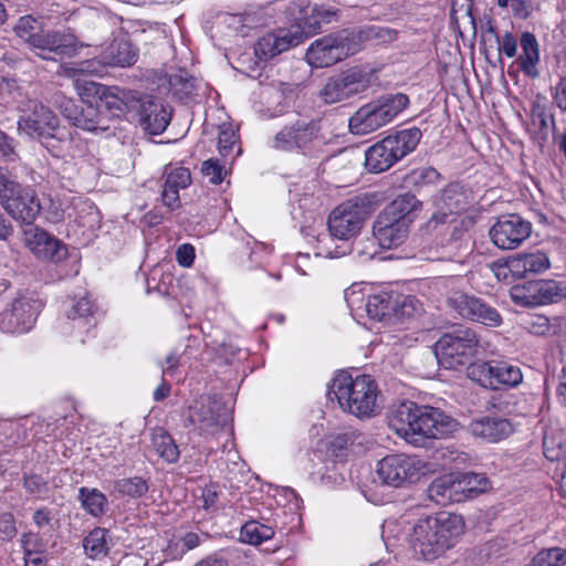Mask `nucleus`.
I'll return each instance as SVG.
<instances>
[{
    "label": "nucleus",
    "mask_w": 566,
    "mask_h": 566,
    "mask_svg": "<svg viewBox=\"0 0 566 566\" xmlns=\"http://www.w3.org/2000/svg\"><path fill=\"white\" fill-rule=\"evenodd\" d=\"M408 222L398 221L379 213L373 224V234L378 241L379 248L400 245L408 235Z\"/></svg>",
    "instance_id": "27"
},
{
    "label": "nucleus",
    "mask_w": 566,
    "mask_h": 566,
    "mask_svg": "<svg viewBox=\"0 0 566 566\" xmlns=\"http://www.w3.org/2000/svg\"><path fill=\"white\" fill-rule=\"evenodd\" d=\"M510 296L516 305L535 307L557 303L566 297V282L536 280L513 285Z\"/></svg>",
    "instance_id": "13"
},
{
    "label": "nucleus",
    "mask_w": 566,
    "mask_h": 566,
    "mask_svg": "<svg viewBox=\"0 0 566 566\" xmlns=\"http://www.w3.org/2000/svg\"><path fill=\"white\" fill-rule=\"evenodd\" d=\"M42 30V22L32 15L20 17L13 28L15 35L27 44L28 48Z\"/></svg>",
    "instance_id": "40"
},
{
    "label": "nucleus",
    "mask_w": 566,
    "mask_h": 566,
    "mask_svg": "<svg viewBox=\"0 0 566 566\" xmlns=\"http://www.w3.org/2000/svg\"><path fill=\"white\" fill-rule=\"evenodd\" d=\"M136 60V50L124 36L114 39L99 55V62L109 66L126 67L133 65Z\"/></svg>",
    "instance_id": "30"
},
{
    "label": "nucleus",
    "mask_w": 566,
    "mask_h": 566,
    "mask_svg": "<svg viewBox=\"0 0 566 566\" xmlns=\"http://www.w3.org/2000/svg\"><path fill=\"white\" fill-rule=\"evenodd\" d=\"M201 170L206 177H209L211 184L218 185L223 180L222 166H220L217 160H206L202 164Z\"/></svg>",
    "instance_id": "51"
},
{
    "label": "nucleus",
    "mask_w": 566,
    "mask_h": 566,
    "mask_svg": "<svg viewBox=\"0 0 566 566\" xmlns=\"http://www.w3.org/2000/svg\"><path fill=\"white\" fill-rule=\"evenodd\" d=\"M184 548L181 549V553H185L186 551H190L199 546L200 544V537L197 533L189 532L185 534L181 538Z\"/></svg>",
    "instance_id": "59"
},
{
    "label": "nucleus",
    "mask_w": 566,
    "mask_h": 566,
    "mask_svg": "<svg viewBox=\"0 0 566 566\" xmlns=\"http://www.w3.org/2000/svg\"><path fill=\"white\" fill-rule=\"evenodd\" d=\"M470 379L493 390L502 387H516L523 380L518 366L503 360L479 361L468 368Z\"/></svg>",
    "instance_id": "12"
},
{
    "label": "nucleus",
    "mask_w": 566,
    "mask_h": 566,
    "mask_svg": "<svg viewBox=\"0 0 566 566\" xmlns=\"http://www.w3.org/2000/svg\"><path fill=\"white\" fill-rule=\"evenodd\" d=\"M354 36L358 51L360 42H371L379 45L397 41L398 31L389 27L373 24L360 28L357 32H354Z\"/></svg>",
    "instance_id": "34"
},
{
    "label": "nucleus",
    "mask_w": 566,
    "mask_h": 566,
    "mask_svg": "<svg viewBox=\"0 0 566 566\" xmlns=\"http://www.w3.org/2000/svg\"><path fill=\"white\" fill-rule=\"evenodd\" d=\"M523 53L518 57L521 70L530 77L538 76L536 65L539 61L538 42L531 32H524L520 40Z\"/></svg>",
    "instance_id": "33"
},
{
    "label": "nucleus",
    "mask_w": 566,
    "mask_h": 566,
    "mask_svg": "<svg viewBox=\"0 0 566 566\" xmlns=\"http://www.w3.org/2000/svg\"><path fill=\"white\" fill-rule=\"evenodd\" d=\"M368 86L367 73L358 67H352L328 78L321 91V97L326 104H334L364 92Z\"/></svg>",
    "instance_id": "18"
},
{
    "label": "nucleus",
    "mask_w": 566,
    "mask_h": 566,
    "mask_svg": "<svg viewBox=\"0 0 566 566\" xmlns=\"http://www.w3.org/2000/svg\"><path fill=\"white\" fill-rule=\"evenodd\" d=\"M51 521L50 512L46 509H39L33 514V522L39 527H43L44 525H48Z\"/></svg>",
    "instance_id": "62"
},
{
    "label": "nucleus",
    "mask_w": 566,
    "mask_h": 566,
    "mask_svg": "<svg viewBox=\"0 0 566 566\" xmlns=\"http://www.w3.org/2000/svg\"><path fill=\"white\" fill-rule=\"evenodd\" d=\"M237 146V136L231 126L223 125L220 127L218 135V149L222 157H228L233 153Z\"/></svg>",
    "instance_id": "48"
},
{
    "label": "nucleus",
    "mask_w": 566,
    "mask_h": 566,
    "mask_svg": "<svg viewBox=\"0 0 566 566\" xmlns=\"http://www.w3.org/2000/svg\"><path fill=\"white\" fill-rule=\"evenodd\" d=\"M553 101L560 111L566 112V76H562L556 84Z\"/></svg>",
    "instance_id": "55"
},
{
    "label": "nucleus",
    "mask_w": 566,
    "mask_h": 566,
    "mask_svg": "<svg viewBox=\"0 0 566 566\" xmlns=\"http://www.w3.org/2000/svg\"><path fill=\"white\" fill-rule=\"evenodd\" d=\"M273 535L274 531L272 527L256 521H249L241 527L240 541L251 545H260L264 541L272 538Z\"/></svg>",
    "instance_id": "37"
},
{
    "label": "nucleus",
    "mask_w": 566,
    "mask_h": 566,
    "mask_svg": "<svg viewBox=\"0 0 566 566\" xmlns=\"http://www.w3.org/2000/svg\"><path fill=\"white\" fill-rule=\"evenodd\" d=\"M410 99L403 93L386 94L360 106L349 118V130L354 135H368L394 120L408 107Z\"/></svg>",
    "instance_id": "7"
},
{
    "label": "nucleus",
    "mask_w": 566,
    "mask_h": 566,
    "mask_svg": "<svg viewBox=\"0 0 566 566\" xmlns=\"http://www.w3.org/2000/svg\"><path fill=\"white\" fill-rule=\"evenodd\" d=\"M544 455L551 462L566 460V439L545 438L543 442Z\"/></svg>",
    "instance_id": "45"
},
{
    "label": "nucleus",
    "mask_w": 566,
    "mask_h": 566,
    "mask_svg": "<svg viewBox=\"0 0 566 566\" xmlns=\"http://www.w3.org/2000/svg\"><path fill=\"white\" fill-rule=\"evenodd\" d=\"M463 533L464 522L460 515L440 513L419 520L409 541L415 556L432 560L453 547Z\"/></svg>",
    "instance_id": "2"
},
{
    "label": "nucleus",
    "mask_w": 566,
    "mask_h": 566,
    "mask_svg": "<svg viewBox=\"0 0 566 566\" xmlns=\"http://www.w3.org/2000/svg\"><path fill=\"white\" fill-rule=\"evenodd\" d=\"M422 208V202L410 192H406L397 196L390 203H388L381 213L397 219L398 221L408 222V226L412 221L410 216Z\"/></svg>",
    "instance_id": "31"
},
{
    "label": "nucleus",
    "mask_w": 566,
    "mask_h": 566,
    "mask_svg": "<svg viewBox=\"0 0 566 566\" xmlns=\"http://www.w3.org/2000/svg\"><path fill=\"white\" fill-rule=\"evenodd\" d=\"M42 304L39 300L20 295L10 308L0 313V329L11 334H22L31 329Z\"/></svg>",
    "instance_id": "19"
},
{
    "label": "nucleus",
    "mask_w": 566,
    "mask_h": 566,
    "mask_svg": "<svg viewBox=\"0 0 566 566\" xmlns=\"http://www.w3.org/2000/svg\"><path fill=\"white\" fill-rule=\"evenodd\" d=\"M161 199L164 205L169 208L170 210L178 209L181 205L180 197H179V190L172 187H169L168 185L164 184L163 191H161Z\"/></svg>",
    "instance_id": "52"
},
{
    "label": "nucleus",
    "mask_w": 566,
    "mask_h": 566,
    "mask_svg": "<svg viewBox=\"0 0 566 566\" xmlns=\"http://www.w3.org/2000/svg\"><path fill=\"white\" fill-rule=\"evenodd\" d=\"M437 212L427 222L428 229H436L438 224H444L455 214L465 211L469 201L464 187L458 182L447 185L436 200Z\"/></svg>",
    "instance_id": "21"
},
{
    "label": "nucleus",
    "mask_w": 566,
    "mask_h": 566,
    "mask_svg": "<svg viewBox=\"0 0 566 566\" xmlns=\"http://www.w3.org/2000/svg\"><path fill=\"white\" fill-rule=\"evenodd\" d=\"M557 397L560 403L566 406V365L562 368L559 384L557 387Z\"/></svg>",
    "instance_id": "61"
},
{
    "label": "nucleus",
    "mask_w": 566,
    "mask_h": 566,
    "mask_svg": "<svg viewBox=\"0 0 566 566\" xmlns=\"http://www.w3.org/2000/svg\"><path fill=\"white\" fill-rule=\"evenodd\" d=\"M176 259L181 266L189 268L195 260V250H176Z\"/></svg>",
    "instance_id": "58"
},
{
    "label": "nucleus",
    "mask_w": 566,
    "mask_h": 566,
    "mask_svg": "<svg viewBox=\"0 0 566 566\" xmlns=\"http://www.w3.org/2000/svg\"><path fill=\"white\" fill-rule=\"evenodd\" d=\"M500 51L507 57H513L517 52V42L511 33H505L500 42Z\"/></svg>",
    "instance_id": "56"
},
{
    "label": "nucleus",
    "mask_w": 566,
    "mask_h": 566,
    "mask_svg": "<svg viewBox=\"0 0 566 566\" xmlns=\"http://www.w3.org/2000/svg\"><path fill=\"white\" fill-rule=\"evenodd\" d=\"M188 420L199 434L213 436L228 426L230 413L216 396H202L189 408Z\"/></svg>",
    "instance_id": "14"
},
{
    "label": "nucleus",
    "mask_w": 566,
    "mask_h": 566,
    "mask_svg": "<svg viewBox=\"0 0 566 566\" xmlns=\"http://www.w3.org/2000/svg\"><path fill=\"white\" fill-rule=\"evenodd\" d=\"M489 344L473 328L458 326L436 343V356L444 368L457 369L472 364L488 352Z\"/></svg>",
    "instance_id": "4"
},
{
    "label": "nucleus",
    "mask_w": 566,
    "mask_h": 566,
    "mask_svg": "<svg viewBox=\"0 0 566 566\" xmlns=\"http://www.w3.org/2000/svg\"><path fill=\"white\" fill-rule=\"evenodd\" d=\"M19 132L49 146L51 139L67 140L70 133L60 126L59 117L42 102L27 99L20 103Z\"/></svg>",
    "instance_id": "8"
},
{
    "label": "nucleus",
    "mask_w": 566,
    "mask_h": 566,
    "mask_svg": "<svg viewBox=\"0 0 566 566\" xmlns=\"http://www.w3.org/2000/svg\"><path fill=\"white\" fill-rule=\"evenodd\" d=\"M154 446L156 447L157 452L161 458H164L168 462L177 461L179 457V451L177 446L174 443L172 439L168 434L160 433L158 436H155Z\"/></svg>",
    "instance_id": "46"
},
{
    "label": "nucleus",
    "mask_w": 566,
    "mask_h": 566,
    "mask_svg": "<svg viewBox=\"0 0 566 566\" xmlns=\"http://www.w3.org/2000/svg\"><path fill=\"white\" fill-rule=\"evenodd\" d=\"M115 490L130 497H140L148 491L147 481L140 476H134L129 479H120L115 482Z\"/></svg>",
    "instance_id": "42"
},
{
    "label": "nucleus",
    "mask_w": 566,
    "mask_h": 566,
    "mask_svg": "<svg viewBox=\"0 0 566 566\" xmlns=\"http://www.w3.org/2000/svg\"><path fill=\"white\" fill-rule=\"evenodd\" d=\"M24 563L25 566H42L43 565V558L29 549H25L24 552Z\"/></svg>",
    "instance_id": "63"
},
{
    "label": "nucleus",
    "mask_w": 566,
    "mask_h": 566,
    "mask_svg": "<svg viewBox=\"0 0 566 566\" xmlns=\"http://www.w3.org/2000/svg\"><path fill=\"white\" fill-rule=\"evenodd\" d=\"M24 488L30 493H42L45 489V483L39 475H29L24 478Z\"/></svg>",
    "instance_id": "57"
},
{
    "label": "nucleus",
    "mask_w": 566,
    "mask_h": 566,
    "mask_svg": "<svg viewBox=\"0 0 566 566\" xmlns=\"http://www.w3.org/2000/svg\"><path fill=\"white\" fill-rule=\"evenodd\" d=\"M302 43V36L292 34V30L280 29L258 40L254 52L258 59L268 61Z\"/></svg>",
    "instance_id": "25"
},
{
    "label": "nucleus",
    "mask_w": 566,
    "mask_h": 566,
    "mask_svg": "<svg viewBox=\"0 0 566 566\" xmlns=\"http://www.w3.org/2000/svg\"><path fill=\"white\" fill-rule=\"evenodd\" d=\"M421 136L422 133L417 127L401 129L386 136L366 149V169L373 174L388 170L416 149Z\"/></svg>",
    "instance_id": "5"
},
{
    "label": "nucleus",
    "mask_w": 566,
    "mask_h": 566,
    "mask_svg": "<svg viewBox=\"0 0 566 566\" xmlns=\"http://www.w3.org/2000/svg\"><path fill=\"white\" fill-rule=\"evenodd\" d=\"M76 208L75 198L66 196H49L48 201L42 207L45 219L52 223L62 222L65 219L75 218Z\"/></svg>",
    "instance_id": "32"
},
{
    "label": "nucleus",
    "mask_w": 566,
    "mask_h": 566,
    "mask_svg": "<svg viewBox=\"0 0 566 566\" xmlns=\"http://www.w3.org/2000/svg\"><path fill=\"white\" fill-rule=\"evenodd\" d=\"M107 531L96 527L88 533L83 541V546L87 557L95 559L105 556L108 552L106 543Z\"/></svg>",
    "instance_id": "39"
},
{
    "label": "nucleus",
    "mask_w": 566,
    "mask_h": 566,
    "mask_svg": "<svg viewBox=\"0 0 566 566\" xmlns=\"http://www.w3.org/2000/svg\"><path fill=\"white\" fill-rule=\"evenodd\" d=\"M196 566H229L228 562L223 558L208 557L200 560Z\"/></svg>",
    "instance_id": "64"
},
{
    "label": "nucleus",
    "mask_w": 566,
    "mask_h": 566,
    "mask_svg": "<svg viewBox=\"0 0 566 566\" xmlns=\"http://www.w3.org/2000/svg\"><path fill=\"white\" fill-rule=\"evenodd\" d=\"M371 212V201L368 197H353L338 205L329 213L328 230L333 237L339 240H349L360 232Z\"/></svg>",
    "instance_id": "9"
},
{
    "label": "nucleus",
    "mask_w": 566,
    "mask_h": 566,
    "mask_svg": "<svg viewBox=\"0 0 566 566\" xmlns=\"http://www.w3.org/2000/svg\"><path fill=\"white\" fill-rule=\"evenodd\" d=\"M527 566H566V548H543L531 559Z\"/></svg>",
    "instance_id": "41"
},
{
    "label": "nucleus",
    "mask_w": 566,
    "mask_h": 566,
    "mask_svg": "<svg viewBox=\"0 0 566 566\" xmlns=\"http://www.w3.org/2000/svg\"><path fill=\"white\" fill-rule=\"evenodd\" d=\"M469 431L472 436L488 442H497L513 432V426L505 418L485 416L472 420L469 424Z\"/></svg>",
    "instance_id": "28"
},
{
    "label": "nucleus",
    "mask_w": 566,
    "mask_h": 566,
    "mask_svg": "<svg viewBox=\"0 0 566 566\" xmlns=\"http://www.w3.org/2000/svg\"><path fill=\"white\" fill-rule=\"evenodd\" d=\"M95 306L93 302L84 296L77 300L67 311L66 315L69 319L77 321L78 327L90 323V317L93 316Z\"/></svg>",
    "instance_id": "43"
},
{
    "label": "nucleus",
    "mask_w": 566,
    "mask_h": 566,
    "mask_svg": "<svg viewBox=\"0 0 566 566\" xmlns=\"http://www.w3.org/2000/svg\"><path fill=\"white\" fill-rule=\"evenodd\" d=\"M71 123L83 130L98 133L107 130V127L103 125V118L98 115L96 108L92 105L83 108L80 114L75 116L67 115Z\"/></svg>",
    "instance_id": "36"
},
{
    "label": "nucleus",
    "mask_w": 566,
    "mask_h": 566,
    "mask_svg": "<svg viewBox=\"0 0 566 566\" xmlns=\"http://www.w3.org/2000/svg\"><path fill=\"white\" fill-rule=\"evenodd\" d=\"M418 301L411 296L399 295L392 292H380L370 295L366 303V311L370 318L382 321L387 316H411L416 312Z\"/></svg>",
    "instance_id": "20"
},
{
    "label": "nucleus",
    "mask_w": 566,
    "mask_h": 566,
    "mask_svg": "<svg viewBox=\"0 0 566 566\" xmlns=\"http://www.w3.org/2000/svg\"><path fill=\"white\" fill-rule=\"evenodd\" d=\"M1 207L12 219L25 224H31L42 210L36 192L23 186L4 200Z\"/></svg>",
    "instance_id": "23"
},
{
    "label": "nucleus",
    "mask_w": 566,
    "mask_h": 566,
    "mask_svg": "<svg viewBox=\"0 0 566 566\" xmlns=\"http://www.w3.org/2000/svg\"><path fill=\"white\" fill-rule=\"evenodd\" d=\"M356 52L354 32L340 30L314 41L306 52V60L312 66L328 67Z\"/></svg>",
    "instance_id": "10"
},
{
    "label": "nucleus",
    "mask_w": 566,
    "mask_h": 566,
    "mask_svg": "<svg viewBox=\"0 0 566 566\" xmlns=\"http://www.w3.org/2000/svg\"><path fill=\"white\" fill-rule=\"evenodd\" d=\"M522 326L531 334L543 336L546 335L551 329L548 317L544 315H527L522 319Z\"/></svg>",
    "instance_id": "47"
},
{
    "label": "nucleus",
    "mask_w": 566,
    "mask_h": 566,
    "mask_svg": "<svg viewBox=\"0 0 566 566\" xmlns=\"http://www.w3.org/2000/svg\"><path fill=\"white\" fill-rule=\"evenodd\" d=\"M423 469V462L406 454H390L376 464L374 482L400 488L415 481Z\"/></svg>",
    "instance_id": "11"
},
{
    "label": "nucleus",
    "mask_w": 566,
    "mask_h": 566,
    "mask_svg": "<svg viewBox=\"0 0 566 566\" xmlns=\"http://www.w3.org/2000/svg\"><path fill=\"white\" fill-rule=\"evenodd\" d=\"M40 260L61 263L69 258V250H32Z\"/></svg>",
    "instance_id": "53"
},
{
    "label": "nucleus",
    "mask_w": 566,
    "mask_h": 566,
    "mask_svg": "<svg viewBox=\"0 0 566 566\" xmlns=\"http://www.w3.org/2000/svg\"><path fill=\"white\" fill-rule=\"evenodd\" d=\"M28 227L23 230L24 243L32 248H39L41 245L53 248H65V245L44 229L34 226L33 222L31 224H27Z\"/></svg>",
    "instance_id": "38"
},
{
    "label": "nucleus",
    "mask_w": 566,
    "mask_h": 566,
    "mask_svg": "<svg viewBox=\"0 0 566 566\" xmlns=\"http://www.w3.org/2000/svg\"><path fill=\"white\" fill-rule=\"evenodd\" d=\"M137 103L140 126L151 135L161 134L170 122L171 112L161 103L153 99H142Z\"/></svg>",
    "instance_id": "26"
},
{
    "label": "nucleus",
    "mask_w": 566,
    "mask_h": 566,
    "mask_svg": "<svg viewBox=\"0 0 566 566\" xmlns=\"http://www.w3.org/2000/svg\"><path fill=\"white\" fill-rule=\"evenodd\" d=\"M447 303L451 310L464 319L491 327H497L502 324V316L497 310L474 295L455 291L449 295Z\"/></svg>",
    "instance_id": "17"
},
{
    "label": "nucleus",
    "mask_w": 566,
    "mask_h": 566,
    "mask_svg": "<svg viewBox=\"0 0 566 566\" xmlns=\"http://www.w3.org/2000/svg\"><path fill=\"white\" fill-rule=\"evenodd\" d=\"M78 500L83 509L92 516H101L108 505L107 497L97 489L80 488Z\"/></svg>",
    "instance_id": "35"
},
{
    "label": "nucleus",
    "mask_w": 566,
    "mask_h": 566,
    "mask_svg": "<svg viewBox=\"0 0 566 566\" xmlns=\"http://www.w3.org/2000/svg\"><path fill=\"white\" fill-rule=\"evenodd\" d=\"M327 395L331 400L335 398L344 411L359 418L371 417L379 410L378 386L369 375L353 377L340 371L332 380Z\"/></svg>",
    "instance_id": "3"
},
{
    "label": "nucleus",
    "mask_w": 566,
    "mask_h": 566,
    "mask_svg": "<svg viewBox=\"0 0 566 566\" xmlns=\"http://www.w3.org/2000/svg\"><path fill=\"white\" fill-rule=\"evenodd\" d=\"M78 46L82 48L83 44L78 43L72 32L43 28L29 49L43 60L57 61L74 55Z\"/></svg>",
    "instance_id": "16"
},
{
    "label": "nucleus",
    "mask_w": 566,
    "mask_h": 566,
    "mask_svg": "<svg viewBox=\"0 0 566 566\" xmlns=\"http://www.w3.org/2000/svg\"><path fill=\"white\" fill-rule=\"evenodd\" d=\"M21 185L11 178L9 171L0 166V205L4 202Z\"/></svg>",
    "instance_id": "49"
},
{
    "label": "nucleus",
    "mask_w": 566,
    "mask_h": 566,
    "mask_svg": "<svg viewBox=\"0 0 566 566\" xmlns=\"http://www.w3.org/2000/svg\"><path fill=\"white\" fill-rule=\"evenodd\" d=\"M512 10L513 13L522 19L528 18L531 13L530 6L526 3L525 0H516L512 3Z\"/></svg>",
    "instance_id": "60"
},
{
    "label": "nucleus",
    "mask_w": 566,
    "mask_h": 566,
    "mask_svg": "<svg viewBox=\"0 0 566 566\" xmlns=\"http://www.w3.org/2000/svg\"><path fill=\"white\" fill-rule=\"evenodd\" d=\"M15 157L13 139L0 130V159L14 160Z\"/></svg>",
    "instance_id": "54"
},
{
    "label": "nucleus",
    "mask_w": 566,
    "mask_h": 566,
    "mask_svg": "<svg viewBox=\"0 0 566 566\" xmlns=\"http://www.w3.org/2000/svg\"><path fill=\"white\" fill-rule=\"evenodd\" d=\"M319 119H296L285 125L273 138V147L285 151H300L306 155L321 133Z\"/></svg>",
    "instance_id": "15"
},
{
    "label": "nucleus",
    "mask_w": 566,
    "mask_h": 566,
    "mask_svg": "<svg viewBox=\"0 0 566 566\" xmlns=\"http://www.w3.org/2000/svg\"><path fill=\"white\" fill-rule=\"evenodd\" d=\"M489 488L490 482L484 474L457 472L434 479L427 488V496L431 502L444 506L473 499Z\"/></svg>",
    "instance_id": "6"
},
{
    "label": "nucleus",
    "mask_w": 566,
    "mask_h": 566,
    "mask_svg": "<svg viewBox=\"0 0 566 566\" xmlns=\"http://www.w3.org/2000/svg\"><path fill=\"white\" fill-rule=\"evenodd\" d=\"M334 14L331 10L307 4L300 11V15L296 18L297 27L292 34L301 35L303 42L319 32L323 23H329Z\"/></svg>",
    "instance_id": "29"
},
{
    "label": "nucleus",
    "mask_w": 566,
    "mask_h": 566,
    "mask_svg": "<svg viewBox=\"0 0 566 566\" xmlns=\"http://www.w3.org/2000/svg\"><path fill=\"white\" fill-rule=\"evenodd\" d=\"M166 180L165 184L176 189H185L191 184V174L188 168L185 167H166L165 170Z\"/></svg>",
    "instance_id": "44"
},
{
    "label": "nucleus",
    "mask_w": 566,
    "mask_h": 566,
    "mask_svg": "<svg viewBox=\"0 0 566 566\" xmlns=\"http://www.w3.org/2000/svg\"><path fill=\"white\" fill-rule=\"evenodd\" d=\"M532 233L531 222L516 213L502 214L490 229V237L496 248L520 245Z\"/></svg>",
    "instance_id": "22"
},
{
    "label": "nucleus",
    "mask_w": 566,
    "mask_h": 566,
    "mask_svg": "<svg viewBox=\"0 0 566 566\" xmlns=\"http://www.w3.org/2000/svg\"><path fill=\"white\" fill-rule=\"evenodd\" d=\"M388 426L412 446H421L424 439H443L457 432L460 423L443 410L431 406H418L405 401L389 413Z\"/></svg>",
    "instance_id": "1"
},
{
    "label": "nucleus",
    "mask_w": 566,
    "mask_h": 566,
    "mask_svg": "<svg viewBox=\"0 0 566 566\" xmlns=\"http://www.w3.org/2000/svg\"><path fill=\"white\" fill-rule=\"evenodd\" d=\"M551 262L548 256L541 252L518 253L510 256L504 265H500L495 272L497 276L502 271L507 270L512 277L520 280L527 274H538L549 269Z\"/></svg>",
    "instance_id": "24"
},
{
    "label": "nucleus",
    "mask_w": 566,
    "mask_h": 566,
    "mask_svg": "<svg viewBox=\"0 0 566 566\" xmlns=\"http://www.w3.org/2000/svg\"><path fill=\"white\" fill-rule=\"evenodd\" d=\"M18 533L15 527V518L11 513L0 514V538L9 541Z\"/></svg>",
    "instance_id": "50"
}]
</instances>
